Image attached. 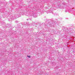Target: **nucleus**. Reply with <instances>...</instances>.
I'll use <instances>...</instances> for the list:
<instances>
[{
  "mask_svg": "<svg viewBox=\"0 0 75 75\" xmlns=\"http://www.w3.org/2000/svg\"><path fill=\"white\" fill-rule=\"evenodd\" d=\"M40 8H36L35 9V11H33V10H31L30 11V13L29 15H27L28 16H33L34 17H37V13H35L34 11L35 10H36V11H38V10H40Z\"/></svg>",
  "mask_w": 75,
  "mask_h": 75,
  "instance_id": "1",
  "label": "nucleus"
},
{
  "mask_svg": "<svg viewBox=\"0 0 75 75\" xmlns=\"http://www.w3.org/2000/svg\"><path fill=\"white\" fill-rule=\"evenodd\" d=\"M59 7V5H57L56 6V7L55 6H54V7H52L51 8V10H55L57 8H58Z\"/></svg>",
  "mask_w": 75,
  "mask_h": 75,
  "instance_id": "2",
  "label": "nucleus"
},
{
  "mask_svg": "<svg viewBox=\"0 0 75 75\" xmlns=\"http://www.w3.org/2000/svg\"><path fill=\"white\" fill-rule=\"evenodd\" d=\"M55 23H54V22H53V23H52V24H51V26H52V25H55V24H56Z\"/></svg>",
  "mask_w": 75,
  "mask_h": 75,
  "instance_id": "3",
  "label": "nucleus"
},
{
  "mask_svg": "<svg viewBox=\"0 0 75 75\" xmlns=\"http://www.w3.org/2000/svg\"><path fill=\"white\" fill-rule=\"evenodd\" d=\"M20 14H21L22 15H25V14L23 13H20Z\"/></svg>",
  "mask_w": 75,
  "mask_h": 75,
  "instance_id": "4",
  "label": "nucleus"
},
{
  "mask_svg": "<svg viewBox=\"0 0 75 75\" xmlns=\"http://www.w3.org/2000/svg\"><path fill=\"white\" fill-rule=\"evenodd\" d=\"M65 12L66 13H67V10H65Z\"/></svg>",
  "mask_w": 75,
  "mask_h": 75,
  "instance_id": "5",
  "label": "nucleus"
},
{
  "mask_svg": "<svg viewBox=\"0 0 75 75\" xmlns=\"http://www.w3.org/2000/svg\"><path fill=\"white\" fill-rule=\"evenodd\" d=\"M28 58H30V57H28Z\"/></svg>",
  "mask_w": 75,
  "mask_h": 75,
  "instance_id": "6",
  "label": "nucleus"
},
{
  "mask_svg": "<svg viewBox=\"0 0 75 75\" xmlns=\"http://www.w3.org/2000/svg\"><path fill=\"white\" fill-rule=\"evenodd\" d=\"M33 9V10H35L34 8H33V9Z\"/></svg>",
  "mask_w": 75,
  "mask_h": 75,
  "instance_id": "7",
  "label": "nucleus"
},
{
  "mask_svg": "<svg viewBox=\"0 0 75 75\" xmlns=\"http://www.w3.org/2000/svg\"><path fill=\"white\" fill-rule=\"evenodd\" d=\"M27 57H31V56H27Z\"/></svg>",
  "mask_w": 75,
  "mask_h": 75,
  "instance_id": "8",
  "label": "nucleus"
},
{
  "mask_svg": "<svg viewBox=\"0 0 75 75\" xmlns=\"http://www.w3.org/2000/svg\"><path fill=\"white\" fill-rule=\"evenodd\" d=\"M17 23H18V21H16Z\"/></svg>",
  "mask_w": 75,
  "mask_h": 75,
  "instance_id": "9",
  "label": "nucleus"
},
{
  "mask_svg": "<svg viewBox=\"0 0 75 75\" xmlns=\"http://www.w3.org/2000/svg\"><path fill=\"white\" fill-rule=\"evenodd\" d=\"M16 17H17V15L16 16Z\"/></svg>",
  "mask_w": 75,
  "mask_h": 75,
  "instance_id": "10",
  "label": "nucleus"
}]
</instances>
